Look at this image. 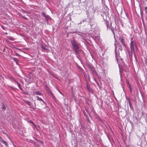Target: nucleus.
I'll list each match as a JSON object with an SVG mask.
<instances>
[{
    "instance_id": "1",
    "label": "nucleus",
    "mask_w": 147,
    "mask_h": 147,
    "mask_svg": "<svg viewBox=\"0 0 147 147\" xmlns=\"http://www.w3.org/2000/svg\"><path fill=\"white\" fill-rule=\"evenodd\" d=\"M130 46L131 51H129L128 52L129 57H131L132 56L133 53H135L134 47L136 49H137L135 41H131Z\"/></svg>"
},
{
    "instance_id": "2",
    "label": "nucleus",
    "mask_w": 147,
    "mask_h": 147,
    "mask_svg": "<svg viewBox=\"0 0 147 147\" xmlns=\"http://www.w3.org/2000/svg\"><path fill=\"white\" fill-rule=\"evenodd\" d=\"M41 14L42 15L45 17L47 22H48L49 20H51V18L48 15H46L45 13L44 12H42Z\"/></svg>"
},
{
    "instance_id": "3",
    "label": "nucleus",
    "mask_w": 147,
    "mask_h": 147,
    "mask_svg": "<svg viewBox=\"0 0 147 147\" xmlns=\"http://www.w3.org/2000/svg\"><path fill=\"white\" fill-rule=\"evenodd\" d=\"M105 24L107 26V29H108L109 28V30H111L112 32H113V34H114V32L113 29H112V28L111 26H110L109 24V22L107 20H105Z\"/></svg>"
},
{
    "instance_id": "4",
    "label": "nucleus",
    "mask_w": 147,
    "mask_h": 147,
    "mask_svg": "<svg viewBox=\"0 0 147 147\" xmlns=\"http://www.w3.org/2000/svg\"><path fill=\"white\" fill-rule=\"evenodd\" d=\"M119 40L123 46L125 47H127V45L125 42L124 39L123 37H120L119 38Z\"/></svg>"
},
{
    "instance_id": "5",
    "label": "nucleus",
    "mask_w": 147,
    "mask_h": 147,
    "mask_svg": "<svg viewBox=\"0 0 147 147\" xmlns=\"http://www.w3.org/2000/svg\"><path fill=\"white\" fill-rule=\"evenodd\" d=\"M89 68L91 70V72L93 75L98 76V74L94 69V68L91 66H89Z\"/></svg>"
},
{
    "instance_id": "6",
    "label": "nucleus",
    "mask_w": 147,
    "mask_h": 147,
    "mask_svg": "<svg viewBox=\"0 0 147 147\" xmlns=\"http://www.w3.org/2000/svg\"><path fill=\"white\" fill-rule=\"evenodd\" d=\"M0 141L3 144H4L6 147H9L8 143L6 141L4 140L1 136H0Z\"/></svg>"
},
{
    "instance_id": "7",
    "label": "nucleus",
    "mask_w": 147,
    "mask_h": 147,
    "mask_svg": "<svg viewBox=\"0 0 147 147\" xmlns=\"http://www.w3.org/2000/svg\"><path fill=\"white\" fill-rule=\"evenodd\" d=\"M74 50L76 54H78L79 53V47L78 45L73 47Z\"/></svg>"
},
{
    "instance_id": "8",
    "label": "nucleus",
    "mask_w": 147,
    "mask_h": 147,
    "mask_svg": "<svg viewBox=\"0 0 147 147\" xmlns=\"http://www.w3.org/2000/svg\"><path fill=\"white\" fill-rule=\"evenodd\" d=\"M86 88L87 89L88 91L91 93H93V90L91 87L89 86L88 84L86 85Z\"/></svg>"
},
{
    "instance_id": "9",
    "label": "nucleus",
    "mask_w": 147,
    "mask_h": 147,
    "mask_svg": "<svg viewBox=\"0 0 147 147\" xmlns=\"http://www.w3.org/2000/svg\"><path fill=\"white\" fill-rule=\"evenodd\" d=\"M71 42L73 47L78 45L76 41L74 39L71 40Z\"/></svg>"
},
{
    "instance_id": "10",
    "label": "nucleus",
    "mask_w": 147,
    "mask_h": 147,
    "mask_svg": "<svg viewBox=\"0 0 147 147\" xmlns=\"http://www.w3.org/2000/svg\"><path fill=\"white\" fill-rule=\"evenodd\" d=\"M128 103H129V106H130V107L131 109L132 110H133V109H134L133 107L132 106L131 103L129 99V100H128Z\"/></svg>"
},
{
    "instance_id": "11",
    "label": "nucleus",
    "mask_w": 147,
    "mask_h": 147,
    "mask_svg": "<svg viewBox=\"0 0 147 147\" xmlns=\"http://www.w3.org/2000/svg\"><path fill=\"white\" fill-rule=\"evenodd\" d=\"M91 111L93 112V113L95 116H98V115L96 113L94 108H92V109Z\"/></svg>"
},
{
    "instance_id": "12",
    "label": "nucleus",
    "mask_w": 147,
    "mask_h": 147,
    "mask_svg": "<svg viewBox=\"0 0 147 147\" xmlns=\"http://www.w3.org/2000/svg\"><path fill=\"white\" fill-rule=\"evenodd\" d=\"M34 94L36 95H42V93L39 91L35 92Z\"/></svg>"
},
{
    "instance_id": "13",
    "label": "nucleus",
    "mask_w": 147,
    "mask_h": 147,
    "mask_svg": "<svg viewBox=\"0 0 147 147\" xmlns=\"http://www.w3.org/2000/svg\"><path fill=\"white\" fill-rule=\"evenodd\" d=\"M36 98L37 100L42 101L44 103H45V102L41 98H39L38 96H37Z\"/></svg>"
},
{
    "instance_id": "14",
    "label": "nucleus",
    "mask_w": 147,
    "mask_h": 147,
    "mask_svg": "<svg viewBox=\"0 0 147 147\" xmlns=\"http://www.w3.org/2000/svg\"><path fill=\"white\" fill-rule=\"evenodd\" d=\"M2 110H3L4 111L6 109V107H5V105L3 103H2Z\"/></svg>"
},
{
    "instance_id": "15",
    "label": "nucleus",
    "mask_w": 147,
    "mask_h": 147,
    "mask_svg": "<svg viewBox=\"0 0 147 147\" xmlns=\"http://www.w3.org/2000/svg\"><path fill=\"white\" fill-rule=\"evenodd\" d=\"M24 102L29 105L31 106L30 102V101L26 100H24Z\"/></svg>"
},
{
    "instance_id": "16",
    "label": "nucleus",
    "mask_w": 147,
    "mask_h": 147,
    "mask_svg": "<svg viewBox=\"0 0 147 147\" xmlns=\"http://www.w3.org/2000/svg\"><path fill=\"white\" fill-rule=\"evenodd\" d=\"M28 122L32 123L35 127H36V125L31 120L29 121Z\"/></svg>"
},
{
    "instance_id": "17",
    "label": "nucleus",
    "mask_w": 147,
    "mask_h": 147,
    "mask_svg": "<svg viewBox=\"0 0 147 147\" xmlns=\"http://www.w3.org/2000/svg\"><path fill=\"white\" fill-rule=\"evenodd\" d=\"M12 59L14 61H15L16 62V63L17 64V62H18V59L16 58H14V57H12Z\"/></svg>"
},
{
    "instance_id": "18",
    "label": "nucleus",
    "mask_w": 147,
    "mask_h": 147,
    "mask_svg": "<svg viewBox=\"0 0 147 147\" xmlns=\"http://www.w3.org/2000/svg\"><path fill=\"white\" fill-rule=\"evenodd\" d=\"M50 94L51 95V96L54 99H55V96H54V95L53 94V93H52V92H51L50 91Z\"/></svg>"
},
{
    "instance_id": "19",
    "label": "nucleus",
    "mask_w": 147,
    "mask_h": 147,
    "mask_svg": "<svg viewBox=\"0 0 147 147\" xmlns=\"http://www.w3.org/2000/svg\"><path fill=\"white\" fill-rule=\"evenodd\" d=\"M119 50H120L121 51H122V46L121 45H120V47H119Z\"/></svg>"
},
{
    "instance_id": "20",
    "label": "nucleus",
    "mask_w": 147,
    "mask_h": 147,
    "mask_svg": "<svg viewBox=\"0 0 147 147\" xmlns=\"http://www.w3.org/2000/svg\"><path fill=\"white\" fill-rule=\"evenodd\" d=\"M86 120L88 121L89 123H90V120L89 119V118H88V116H87V117H86Z\"/></svg>"
},
{
    "instance_id": "21",
    "label": "nucleus",
    "mask_w": 147,
    "mask_h": 147,
    "mask_svg": "<svg viewBox=\"0 0 147 147\" xmlns=\"http://www.w3.org/2000/svg\"><path fill=\"white\" fill-rule=\"evenodd\" d=\"M83 113L86 117L88 116L87 115H86V113L84 111H83Z\"/></svg>"
},
{
    "instance_id": "22",
    "label": "nucleus",
    "mask_w": 147,
    "mask_h": 147,
    "mask_svg": "<svg viewBox=\"0 0 147 147\" xmlns=\"http://www.w3.org/2000/svg\"><path fill=\"white\" fill-rule=\"evenodd\" d=\"M86 111L87 112V113H88V114L90 116V113H89V112L88 111L87 109H86Z\"/></svg>"
},
{
    "instance_id": "23",
    "label": "nucleus",
    "mask_w": 147,
    "mask_h": 147,
    "mask_svg": "<svg viewBox=\"0 0 147 147\" xmlns=\"http://www.w3.org/2000/svg\"><path fill=\"white\" fill-rule=\"evenodd\" d=\"M22 17L25 20H27V18H26L24 16H22Z\"/></svg>"
},
{
    "instance_id": "24",
    "label": "nucleus",
    "mask_w": 147,
    "mask_h": 147,
    "mask_svg": "<svg viewBox=\"0 0 147 147\" xmlns=\"http://www.w3.org/2000/svg\"><path fill=\"white\" fill-rule=\"evenodd\" d=\"M129 89H130V92H132V90L131 88V86L130 85H129Z\"/></svg>"
},
{
    "instance_id": "25",
    "label": "nucleus",
    "mask_w": 147,
    "mask_h": 147,
    "mask_svg": "<svg viewBox=\"0 0 147 147\" xmlns=\"http://www.w3.org/2000/svg\"><path fill=\"white\" fill-rule=\"evenodd\" d=\"M144 10L147 13V6L145 8Z\"/></svg>"
},
{
    "instance_id": "26",
    "label": "nucleus",
    "mask_w": 147,
    "mask_h": 147,
    "mask_svg": "<svg viewBox=\"0 0 147 147\" xmlns=\"http://www.w3.org/2000/svg\"><path fill=\"white\" fill-rule=\"evenodd\" d=\"M94 81H95V82H96V83H97L98 85V84H99L98 83H97L96 79L94 77Z\"/></svg>"
},
{
    "instance_id": "27",
    "label": "nucleus",
    "mask_w": 147,
    "mask_h": 147,
    "mask_svg": "<svg viewBox=\"0 0 147 147\" xmlns=\"http://www.w3.org/2000/svg\"><path fill=\"white\" fill-rule=\"evenodd\" d=\"M18 85L19 88L21 86V85L20 83L18 84Z\"/></svg>"
},
{
    "instance_id": "28",
    "label": "nucleus",
    "mask_w": 147,
    "mask_h": 147,
    "mask_svg": "<svg viewBox=\"0 0 147 147\" xmlns=\"http://www.w3.org/2000/svg\"><path fill=\"white\" fill-rule=\"evenodd\" d=\"M90 25L91 26V27L92 26V25L94 24L93 23H92L91 22H90Z\"/></svg>"
},
{
    "instance_id": "29",
    "label": "nucleus",
    "mask_w": 147,
    "mask_h": 147,
    "mask_svg": "<svg viewBox=\"0 0 147 147\" xmlns=\"http://www.w3.org/2000/svg\"><path fill=\"white\" fill-rule=\"evenodd\" d=\"M15 82L18 84L19 83L18 81L16 80H14Z\"/></svg>"
},
{
    "instance_id": "30",
    "label": "nucleus",
    "mask_w": 147,
    "mask_h": 147,
    "mask_svg": "<svg viewBox=\"0 0 147 147\" xmlns=\"http://www.w3.org/2000/svg\"><path fill=\"white\" fill-rule=\"evenodd\" d=\"M22 12L24 13H26V12L24 10H22Z\"/></svg>"
},
{
    "instance_id": "31",
    "label": "nucleus",
    "mask_w": 147,
    "mask_h": 147,
    "mask_svg": "<svg viewBox=\"0 0 147 147\" xmlns=\"http://www.w3.org/2000/svg\"><path fill=\"white\" fill-rule=\"evenodd\" d=\"M19 88L20 89V90H22L23 89H22V88L21 87V86L19 87Z\"/></svg>"
},
{
    "instance_id": "32",
    "label": "nucleus",
    "mask_w": 147,
    "mask_h": 147,
    "mask_svg": "<svg viewBox=\"0 0 147 147\" xmlns=\"http://www.w3.org/2000/svg\"><path fill=\"white\" fill-rule=\"evenodd\" d=\"M117 45L119 46V47L120 45L119 43H117Z\"/></svg>"
},
{
    "instance_id": "33",
    "label": "nucleus",
    "mask_w": 147,
    "mask_h": 147,
    "mask_svg": "<svg viewBox=\"0 0 147 147\" xmlns=\"http://www.w3.org/2000/svg\"><path fill=\"white\" fill-rule=\"evenodd\" d=\"M6 135L7 136V137H8V138H9V139L10 140H11V139H10V137H9V136H8L6 134Z\"/></svg>"
},
{
    "instance_id": "34",
    "label": "nucleus",
    "mask_w": 147,
    "mask_h": 147,
    "mask_svg": "<svg viewBox=\"0 0 147 147\" xmlns=\"http://www.w3.org/2000/svg\"><path fill=\"white\" fill-rule=\"evenodd\" d=\"M133 38L132 37L131 38V41H135L134 40H133Z\"/></svg>"
},
{
    "instance_id": "35",
    "label": "nucleus",
    "mask_w": 147,
    "mask_h": 147,
    "mask_svg": "<svg viewBox=\"0 0 147 147\" xmlns=\"http://www.w3.org/2000/svg\"><path fill=\"white\" fill-rule=\"evenodd\" d=\"M9 39L10 40H13V38H9Z\"/></svg>"
},
{
    "instance_id": "36",
    "label": "nucleus",
    "mask_w": 147,
    "mask_h": 147,
    "mask_svg": "<svg viewBox=\"0 0 147 147\" xmlns=\"http://www.w3.org/2000/svg\"><path fill=\"white\" fill-rule=\"evenodd\" d=\"M16 55H17V56H19V55L18 54V53H16Z\"/></svg>"
},
{
    "instance_id": "37",
    "label": "nucleus",
    "mask_w": 147,
    "mask_h": 147,
    "mask_svg": "<svg viewBox=\"0 0 147 147\" xmlns=\"http://www.w3.org/2000/svg\"><path fill=\"white\" fill-rule=\"evenodd\" d=\"M115 49H116V48L117 47V46H116V44H115Z\"/></svg>"
},
{
    "instance_id": "38",
    "label": "nucleus",
    "mask_w": 147,
    "mask_h": 147,
    "mask_svg": "<svg viewBox=\"0 0 147 147\" xmlns=\"http://www.w3.org/2000/svg\"><path fill=\"white\" fill-rule=\"evenodd\" d=\"M117 54L116 53H115V56H116V58H117Z\"/></svg>"
},
{
    "instance_id": "39",
    "label": "nucleus",
    "mask_w": 147,
    "mask_h": 147,
    "mask_svg": "<svg viewBox=\"0 0 147 147\" xmlns=\"http://www.w3.org/2000/svg\"><path fill=\"white\" fill-rule=\"evenodd\" d=\"M127 147H129L128 146H127Z\"/></svg>"
},
{
    "instance_id": "40",
    "label": "nucleus",
    "mask_w": 147,
    "mask_h": 147,
    "mask_svg": "<svg viewBox=\"0 0 147 147\" xmlns=\"http://www.w3.org/2000/svg\"><path fill=\"white\" fill-rule=\"evenodd\" d=\"M146 1H147V0H146Z\"/></svg>"
}]
</instances>
